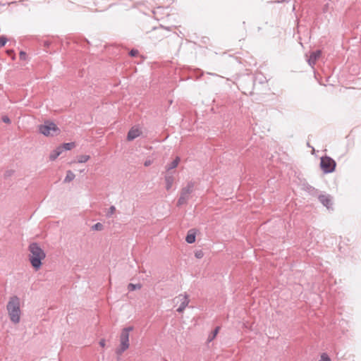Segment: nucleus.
Here are the masks:
<instances>
[{
    "label": "nucleus",
    "instance_id": "obj_7",
    "mask_svg": "<svg viewBox=\"0 0 361 361\" xmlns=\"http://www.w3.org/2000/svg\"><path fill=\"white\" fill-rule=\"evenodd\" d=\"M176 299H178V301L180 302V305L178 307V308L176 310V311L178 313H182V312H183V311L185 310V309L189 304L190 300L188 299V296L187 294H180L178 296H177L174 299V300Z\"/></svg>",
    "mask_w": 361,
    "mask_h": 361
},
{
    "label": "nucleus",
    "instance_id": "obj_22",
    "mask_svg": "<svg viewBox=\"0 0 361 361\" xmlns=\"http://www.w3.org/2000/svg\"><path fill=\"white\" fill-rule=\"evenodd\" d=\"M195 257L197 259H201L204 257V252L202 250H198L195 252Z\"/></svg>",
    "mask_w": 361,
    "mask_h": 361
},
{
    "label": "nucleus",
    "instance_id": "obj_24",
    "mask_svg": "<svg viewBox=\"0 0 361 361\" xmlns=\"http://www.w3.org/2000/svg\"><path fill=\"white\" fill-rule=\"evenodd\" d=\"M318 361H331V359L326 353H322L320 360Z\"/></svg>",
    "mask_w": 361,
    "mask_h": 361
},
{
    "label": "nucleus",
    "instance_id": "obj_26",
    "mask_svg": "<svg viewBox=\"0 0 361 361\" xmlns=\"http://www.w3.org/2000/svg\"><path fill=\"white\" fill-rule=\"evenodd\" d=\"M137 54H138V51L137 49H133L129 52V55L133 57L136 56Z\"/></svg>",
    "mask_w": 361,
    "mask_h": 361
},
{
    "label": "nucleus",
    "instance_id": "obj_2",
    "mask_svg": "<svg viewBox=\"0 0 361 361\" xmlns=\"http://www.w3.org/2000/svg\"><path fill=\"white\" fill-rule=\"evenodd\" d=\"M6 310L11 321L16 324L20 320V299L16 295H13L9 298V301L6 305Z\"/></svg>",
    "mask_w": 361,
    "mask_h": 361
},
{
    "label": "nucleus",
    "instance_id": "obj_9",
    "mask_svg": "<svg viewBox=\"0 0 361 361\" xmlns=\"http://www.w3.org/2000/svg\"><path fill=\"white\" fill-rule=\"evenodd\" d=\"M321 54H322V51L320 50H317L315 51H312L310 54V57L307 60L309 65L310 66L313 67L315 65L317 59L319 58Z\"/></svg>",
    "mask_w": 361,
    "mask_h": 361
},
{
    "label": "nucleus",
    "instance_id": "obj_6",
    "mask_svg": "<svg viewBox=\"0 0 361 361\" xmlns=\"http://www.w3.org/2000/svg\"><path fill=\"white\" fill-rule=\"evenodd\" d=\"M336 161L330 157H322L320 161V166L324 173H330L336 169Z\"/></svg>",
    "mask_w": 361,
    "mask_h": 361
},
{
    "label": "nucleus",
    "instance_id": "obj_20",
    "mask_svg": "<svg viewBox=\"0 0 361 361\" xmlns=\"http://www.w3.org/2000/svg\"><path fill=\"white\" fill-rule=\"evenodd\" d=\"M115 212H116V207L114 205L111 206L106 213V216L111 217L115 213Z\"/></svg>",
    "mask_w": 361,
    "mask_h": 361
},
{
    "label": "nucleus",
    "instance_id": "obj_1",
    "mask_svg": "<svg viewBox=\"0 0 361 361\" xmlns=\"http://www.w3.org/2000/svg\"><path fill=\"white\" fill-rule=\"evenodd\" d=\"M28 250L30 252L29 255L30 262L33 268L38 270L42 264V260L45 258L46 254L37 243H30Z\"/></svg>",
    "mask_w": 361,
    "mask_h": 361
},
{
    "label": "nucleus",
    "instance_id": "obj_32",
    "mask_svg": "<svg viewBox=\"0 0 361 361\" xmlns=\"http://www.w3.org/2000/svg\"><path fill=\"white\" fill-rule=\"evenodd\" d=\"M105 343H106V341L104 339L100 340V341H99L100 346L104 347L105 346Z\"/></svg>",
    "mask_w": 361,
    "mask_h": 361
},
{
    "label": "nucleus",
    "instance_id": "obj_18",
    "mask_svg": "<svg viewBox=\"0 0 361 361\" xmlns=\"http://www.w3.org/2000/svg\"><path fill=\"white\" fill-rule=\"evenodd\" d=\"M305 191H307L308 193L312 195H314L317 193V190L315 189L314 187L310 185H307L305 186Z\"/></svg>",
    "mask_w": 361,
    "mask_h": 361
},
{
    "label": "nucleus",
    "instance_id": "obj_8",
    "mask_svg": "<svg viewBox=\"0 0 361 361\" xmlns=\"http://www.w3.org/2000/svg\"><path fill=\"white\" fill-rule=\"evenodd\" d=\"M319 202L327 209L331 208L332 205L331 197L329 195H319Z\"/></svg>",
    "mask_w": 361,
    "mask_h": 361
},
{
    "label": "nucleus",
    "instance_id": "obj_23",
    "mask_svg": "<svg viewBox=\"0 0 361 361\" xmlns=\"http://www.w3.org/2000/svg\"><path fill=\"white\" fill-rule=\"evenodd\" d=\"M8 39L5 36H0V47H3L5 46L6 43L7 42Z\"/></svg>",
    "mask_w": 361,
    "mask_h": 361
},
{
    "label": "nucleus",
    "instance_id": "obj_12",
    "mask_svg": "<svg viewBox=\"0 0 361 361\" xmlns=\"http://www.w3.org/2000/svg\"><path fill=\"white\" fill-rule=\"evenodd\" d=\"M63 152L62 147L59 146L55 149H54L49 155V159L51 161H54L57 159V157Z\"/></svg>",
    "mask_w": 361,
    "mask_h": 361
},
{
    "label": "nucleus",
    "instance_id": "obj_30",
    "mask_svg": "<svg viewBox=\"0 0 361 361\" xmlns=\"http://www.w3.org/2000/svg\"><path fill=\"white\" fill-rule=\"evenodd\" d=\"M216 338V336L214 335H213V334L211 332V334L209 335L208 336V338H207V342L208 343H210L211 341H212L214 338Z\"/></svg>",
    "mask_w": 361,
    "mask_h": 361
},
{
    "label": "nucleus",
    "instance_id": "obj_14",
    "mask_svg": "<svg viewBox=\"0 0 361 361\" xmlns=\"http://www.w3.org/2000/svg\"><path fill=\"white\" fill-rule=\"evenodd\" d=\"M180 161V158L177 157L174 160H173L171 162L168 164L166 166L167 171H170L171 169H175L178 165V163Z\"/></svg>",
    "mask_w": 361,
    "mask_h": 361
},
{
    "label": "nucleus",
    "instance_id": "obj_11",
    "mask_svg": "<svg viewBox=\"0 0 361 361\" xmlns=\"http://www.w3.org/2000/svg\"><path fill=\"white\" fill-rule=\"evenodd\" d=\"M195 239L196 231L194 229L189 230L185 238V241L189 244H192L195 241Z\"/></svg>",
    "mask_w": 361,
    "mask_h": 361
},
{
    "label": "nucleus",
    "instance_id": "obj_10",
    "mask_svg": "<svg viewBox=\"0 0 361 361\" xmlns=\"http://www.w3.org/2000/svg\"><path fill=\"white\" fill-rule=\"evenodd\" d=\"M141 131L138 128L133 127L128 133L127 140L128 141H132L139 137Z\"/></svg>",
    "mask_w": 361,
    "mask_h": 361
},
{
    "label": "nucleus",
    "instance_id": "obj_31",
    "mask_svg": "<svg viewBox=\"0 0 361 361\" xmlns=\"http://www.w3.org/2000/svg\"><path fill=\"white\" fill-rule=\"evenodd\" d=\"M220 329V327L219 326H216L214 331H212V333L213 334V335H214L215 336H216L217 334L219 333V331Z\"/></svg>",
    "mask_w": 361,
    "mask_h": 361
},
{
    "label": "nucleus",
    "instance_id": "obj_28",
    "mask_svg": "<svg viewBox=\"0 0 361 361\" xmlns=\"http://www.w3.org/2000/svg\"><path fill=\"white\" fill-rule=\"evenodd\" d=\"M26 56H27V54H26V53L25 51H21L20 52V59L21 60H25L26 59Z\"/></svg>",
    "mask_w": 361,
    "mask_h": 361
},
{
    "label": "nucleus",
    "instance_id": "obj_19",
    "mask_svg": "<svg viewBox=\"0 0 361 361\" xmlns=\"http://www.w3.org/2000/svg\"><path fill=\"white\" fill-rule=\"evenodd\" d=\"M90 159V157L89 155H80L78 157V163H85Z\"/></svg>",
    "mask_w": 361,
    "mask_h": 361
},
{
    "label": "nucleus",
    "instance_id": "obj_3",
    "mask_svg": "<svg viewBox=\"0 0 361 361\" xmlns=\"http://www.w3.org/2000/svg\"><path fill=\"white\" fill-rule=\"evenodd\" d=\"M133 330V327L130 326L123 329L120 334V345L116 349V354L121 355L129 348V334Z\"/></svg>",
    "mask_w": 361,
    "mask_h": 361
},
{
    "label": "nucleus",
    "instance_id": "obj_29",
    "mask_svg": "<svg viewBox=\"0 0 361 361\" xmlns=\"http://www.w3.org/2000/svg\"><path fill=\"white\" fill-rule=\"evenodd\" d=\"M153 161L151 159H147L144 162V166L147 167L149 166L152 164Z\"/></svg>",
    "mask_w": 361,
    "mask_h": 361
},
{
    "label": "nucleus",
    "instance_id": "obj_4",
    "mask_svg": "<svg viewBox=\"0 0 361 361\" xmlns=\"http://www.w3.org/2000/svg\"><path fill=\"white\" fill-rule=\"evenodd\" d=\"M39 131L45 136H55L61 132L57 126L49 120L45 121L44 124L39 126Z\"/></svg>",
    "mask_w": 361,
    "mask_h": 361
},
{
    "label": "nucleus",
    "instance_id": "obj_16",
    "mask_svg": "<svg viewBox=\"0 0 361 361\" xmlns=\"http://www.w3.org/2000/svg\"><path fill=\"white\" fill-rule=\"evenodd\" d=\"M142 288L141 283H129L128 285V290L129 292L133 291L135 290H139Z\"/></svg>",
    "mask_w": 361,
    "mask_h": 361
},
{
    "label": "nucleus",
    "instance_id": "obj_5",
    "mask_svg": "<svg viewBox=\"0 0 361 361\" xmlns=\"http://www.w3.org/2000/svg\"><path fill=\"white\" fill-rule=\"evenodd\" d=\"M195 183L190 181L187 183L186 186L183 188L180 191V197L178 200L177 206L180 207L183 204L188 203L190 195L193 191Z\"/></svg>",
    "mask_w": 361,
    "mask_h": 361
},
{
    "label": "nucleus",
    "instance_id": "obj_13",
    "mask_svg": "<svg viewBox=\"0 0 361 361\" xmlns=\"http://www.w3.org/2000/svg\"><path fill=\"white\" fill-rule=\"evenodd\" d=\"M164 179L166 182V189L167 190H169L173 185V177L171 175H166L165 176Z\"/></svg>",
    "mask_w": 361,
    "mask_h": 361
},
{
    "label": "nucleus",
    "instance_id": "obj_21",
    "mask_svg": "<svg viewBox=\"0 0 361 361\" xmlns=\"http://www.w3.org/2000/svg\"><path fill=\"white\" fill-rule=\"evenodd\" d=\"M103 228H104L103 224L99 222L95 224L94 225H93L92 226V230H93V231H102V230H103Z\"/></svg>",
    "mask_w": 361,
    "mask_h": 361
},
{
    "label": "nucleus",
    "instance_id": "obj_25",
    "mask_svg": "<svg viewBox=\"0 0 361 361\" xmlns=\"http://www.w3.org/2000/svg\"><path fill=\"white\" fill-rule=\"evenodd\" d=\"M14 173L13 170H7L4 173V178H8V177L11 176Z\"/></svg>",
    "mask_w": 361,
    "mask_h": 361
},
{
    "label": "nucleus",
    "instance_id": "obj_17",
    "mask_svg": "<svg viewBox=\"0 0 361 361\" xmlns=\"http://www.w3.org/2000/svg\"><path fill=\"white\" fill-rule=\"evenodd\" d=\"M61 147H62L63 152L64 150H71L73 147H75L74 142H67L63 143L62 145H60Z\"/></svg>",
    "mask_w": 361,
    "mask_h": 361
},
{
    "label": "nucleus",
    "instance_id": "obj_15",
    "mask_svg": "<svg viewBox=\"0 0 361 361\" xmlns=\"http://www.w3.org/2000/svg\"><path fill=\"white\" fill-rule=\"evenodd\" d=\"M75 176L71 171H68L66 173V176L64 178V183H68L72 181L75 178Z\"/></svg>",
    "mask_w": 361,
    "mask_h": 361
},
{
    "label": "nucleus",
    "instance_id": "obj_27",
    "mask_svg": "<svg viewBox=\"0 0 361 361\" xmlns=\"http://www.w3.org/2000/svg\"><path fill=\"white\" fill-rule=\"evenodd\" d=\"M1 120L4 123H11V120L9 118V117L8 116H3L2 118H1Z\"/></svg>",
    "mask_w": 361,
    "mask_h": 361
}]
</instances>
